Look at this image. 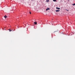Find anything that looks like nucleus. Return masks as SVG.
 Masks as SVG:
<instances>
[{
    "mask_svg": "<svg viewBox=\"0 0 75 75\" xmlns=\"http://www.w3.org/2000/svg\"><path fill=\"white\" fill-rule=\"evenodd\" d=\"M50 10V8H47L46 9V11H47L48 10Z\"/></svg>",
    "mask_w": 75,
    "mask_h": 75,
    "instance_id": "1",
    "label": "nucleus"
},
{
    "mask_svg": "<svg viewBox=\"0 0 75 75\" xmlns=\"http://www.w3.org/2000/svg\"><path fill=\"white\" fill-rule=\"evenodd\" d=\"M60 11V10H56V12H59Z\"/></svg>",
    "mask_w": 75,
    "mask_h": 75,
    "instance_id": "2",
    "label": "nucleus"
},
{
    "mask_svg": "<svg viewBox=\"0 0 75 75\" xmlns=\"http://www.w3.org/2000/svg\"><path fill=\"white\" fill-rule=\"evenodd\" d=\"M34 24L36 25L37 24V23L36 22H34Z\"/></svg>",
    "mask_w": 75,
    "mask_h": 75,
    "instance_id": "3",
    "label": "nucleus"
},
{
    "mask_svg": "<svg viewBox=\"0 0 75 75\" xmlns=\"http://www.w3.org/2000/svg\"><path fill=\"white\" fill-rule=\"evenodd\" d=\"M56 9H59V10L60 9V8H58V7H56Z\"/></svg>",
    "mask_w": 75,
    "mask_h": 75,
    "instance_id": "4",
    "label": "nucleus"
},
{
    "mask_svg": "<svg viewBox=\"0 0 75 75\" xmlns=\"http://www.w3.org/2000/svg\"><path fill=\"white\" fill-rule=\"evenodd\" d=\"M4 17L5 18H6L7 16H4Z\"/></svg>",
    "mask_w": 75,
    "mask_h": 75,
    "instance_id": "5",
    "label": "nucleus"
},
{
    "mask_svg": "<svg viewBox=\"0 0 75 75\" xmlns=\"http://www.w3.org/2000/svg\"><path fill=\"white\" fill-rule=\"evenodd\" d=\"M72 5L73 6H75V4H72Z\"/></svg>",
    "mask_w": 75,
    "mask_h": 75,
    "instance_id": "6",
    "label": "nucleus"
},
{
    "mask_svg": "<svg viewBox=\"0 0 75 75\" xmlns=\"http://www.w3.org/2000/svg\"><path fill=\"white\" fill-rule=\"evenodd\" d=\"M46 1L47 2H48L49 1V0H46Z\"/></svg>",
    "mask_w": 75,
    "mask_h": 75,
    "instance_id": "7",
    "label": "nucleus"
},
{
    "mask_svg": "<svg viewBox=\"0 0 75 75\" xmlns=\"http://www.w3.org/2000/svg\"><path fill=\"white\" fill-rule=\"evenodd\" d=\"M12 30H11L10 29H9V32H11V31Z\"/></svg>",
    "mask_w": 75,
    "mask_h": 75,
    "instance_id": "8",
    "label": "nucleus"
},
{
    "mask_svg": "<svg viewBox=\"0 0 75 75\" xmlns=\"http://www.w3.org/2000/svg\"><path fill=\"white\" fill-rule=\"evenodd\" d=\"M53 1H54L55 2V1H56V0H53Z\"/></svg>",
    "mask_w": 75,
    "mask_h": 75,
    "instance_id": "9",
    "label": "nucleus"
},
{
    "mask_svg": "<svg viewBox=\"0 0 75 75\" xmlns=\"http://www.w3.org/2000/svg\"><path fill=\"white\" fill-rule=\"evenodd\" d=\"M30 14H31V12H30Z\"/></svg>",
    "mask_w": 75,
    "mask_h": 75,
    "instance_id": "10",
    "label": "nucleus"
},
{
    "mask_svg": "<svg viewBox=\"0 0 75 75\" xmlns=\"http://www.w3.org/2000/svg\"><path fill=\"white\" fill-rule=\"evenodd\" d=\"M68 1H69V0H68Z\"/></svg>",
    "mask_w": 75,
    "mask_h": 75,
    "instance_id": "11",
    "label": "nucleus"
}]
</instances>
